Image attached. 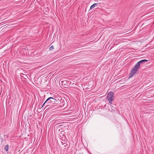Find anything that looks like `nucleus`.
<instances>
[{
    "mask_svg": "<svg viewBox=\"0 0 154 154\" xmlns=\"http://www.w3.org/2000/svg\"><path fill=\"white\" fill-rule=\"evenodd\" d=\"M57 101V100L55 99L52 97H50L47 99V100L43 104L42 106L46 105L45 108H47V109L50 108V109L54 108V109H56L58 108H55V106H57V104L54 105H53L51 106V107H48V106L50 105L54 104Z\"/></svg>",
    "mask_w": 154,
    "mask_h": 154,
    "instance_id": "nucleus-1",
    "label": "nucleus"
},
{
    "mask_svg": "<svg viewBox=\"0 0 154 154\" xmlns=\"http://www.w3.org/2000/svg\"><path fill=\"white\" fill-rule=\"evenodd\" d=\"M147 60H143L138 62L135 65L134 67L132 69L130 73L129 74V78L131 77L137 72V71L140 67L141 63L145 61H147Z\"/></svg>",
    "mask_w": 154,
    "mask_h": 154,
    "instance_id": "nucleus-2",
    "label": "nucleus"
},
{
    "mask_svg": "<svg viewBox=\"0 0 154 154\" xmlns=\"http://www.w3.org/2000/svg\"><path fill=\"white\" fill-rule=\"evenodd\" d=\"M107 99L110 104L112 103V102L114 100V94L113 92H109L107 94Z\"/></svg>",
    "mask_w": 154,
    "mask_h": 154,
    "instance_id": "nucleus-3",
    "label": "nucleus"
},
{
    "mask_svg": "<svg viewBox=\"0 0 154 154\" xmlns=\"http://www.w3.org/2000/svg\"><path fill=\"white\" fill-rule=\"evenodd\" d=\"M98 4L97 3H94L93 4V5H92L91 7H90V9H91L93 8L96 7L97 5Z\"/></svg>",
    "mask_w": 154,
    "mask_h": 154,
    "instance_id": "nucleus-4",
    "label": "nucleus"
},
{
    "mask_svg": "<svg viewBox=\"0 0 154 154\" xmlns=\"http://www.w3.org/2000/svg\"><path fill=\"white\" fill-rule=\"evenodd\" d=\"M5 149L6 151H7L8 150V145H7L5 146Z\"/></svg>",
    "mask_w": 154,
    "mask_h": 154,
    "instance_id": "nucleus-5",
    "label": "nucleus"
},
{
    "mask_svg": "<svg viewBox=\"0 0 154 154\" xmlns=\"http://www.w3.org/2000/svg\"><path fill=\"white\" fill-rule=\"evenodd\" d=\"M54 49V46H51L50 47V49H49V50H53V49Z\"/></svg>",
    "mask_w": 154,
    "mask_h": 154,
    "instance_id": "nucleus-6",
    "label": "nucleus"
},
{
    "mask_svg": "<svg viewBox=\"0 0 154 154\" xmlns=\"http://www.w3.org/2000/svg\"><path fill=\"white\" fill-rule=\"evenodd\" d=\"M66 82V81H64L63 82H64V83H65V82Z\"/></svg>",
    "mask_w": 154,
    "mask_h": 154,
    "instance_id": "nucleus-7",
    "label": "nucleus"
}]
</instances>
